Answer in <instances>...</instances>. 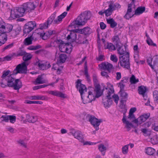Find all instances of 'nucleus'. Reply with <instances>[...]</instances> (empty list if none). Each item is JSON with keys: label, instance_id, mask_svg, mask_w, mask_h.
<instances>
[{"label": "nucleus", "instance_id": "nucleus-62", "mask_svg": "<svg viewBox=\"0 0 158 158\" xmlns=\"http://www.w3.org/2000/svg\"><path fill=\"white\" fill-rule=\"evenodd\" d=\"M116 79L117 80H119L121 77V73L120 72H117L116 73Z\"/></svg>", "mask_w": 158, "mask_h": 158}, {"label": "nucleus", "instance_id": "nucleus-39", "mask_svg": "<svg viewBox=\"0 0 158 158\" xmlns=\"http://www.w3.org/2000/svg\"><path fill=\"white\" fill-rule=\"evenodd\" d=\"M84 74L88 81L90 80L89 76L88 73V69L86 64V62H85L84 66Z\"/></svg>", "mask_w": 158, "mask_h": 158}, {"label": "nucleus", "instance_id": "nucleus-43", "mask_svg": "<svg viewBox=\"0 0 158 158\" xmlns=\"http://www.w3.org/2000/svg\"><path fill=\"white\" fill-rule=\"evenodd\" d=\"M109 3H110L109 5H111L114 8V10L116 9H119L121 7V6L118 3L114 4V2L112 1L110 2Z\"/></svg>", "mask_w": 158, "mask_h": 158}, {"label": "nucleus", "instance_id": "nucleus-14", "mask_svg": "<svg viewBox=\"0 0 158 158\" xmlns=\"http://www.w3.org/2000/svg\"><path fill=\"white\" fill-rule=\"evenodd\" d=\"M116 47L118 48V53L120 55H123L128 52L126 51V49L127 47L125 45L123 46V44H121L119 45L118 46Z\"/></svg>", "mask_w": 158, "mask_h": 158}, {"label": "nucleus", "instance_id": "nucleus-20", "mask_svg": "<svg viewBox=\"0 0 158 158\" xmlns=\"http://www.w3.org/2000/svg\"><path fill=\"white\" fill-rule=\"evenodd\" d=\"M21 30V28L19 26L17 27L15 29H12L10 31V36L13 37H16L19 34Z\"/></svg>", "mask_w": 158, "mask_h": 158}, {"label": "nucleus", "instance_id": "nucleus-50", "mask_svg": "<svg viewBox=\"0 0 158 158\" xmlns=\"http://www.w3.org/2000/svg\"><path fill=\"white\" fill-rule=\"evenodd\" d=\"M9 115H2L1 117V118H3L2 121H5L6 122H8L9 120Z\"/></svg>", "mask_w": 158, "mask_h": 158}, {"label": "nucleus", "instance_id": "nucleus-9", "mask_svg": "<svg viewBox=\"0 0 158 158\" xmlns=\"http://www.w3.org/2000/svg\"><path fill=\"white\" fill-rule=\"evenodd\" d=\"M36 23L34 21H30L26 23L24 26V33H29L36 27Z\"/></svg>", "mask_w": 158, "mask_h": 158}, {"label": "nucleus", "instance_id": "nucleus-29", "mask_svg": "<svg viewBox=\"0 0 158 158\" xmlns=\"http://www.w3.org/2000/svg\"><path fill=\"white\" fill-rule=\"evenodd\" d=\"M145 150V153L149 155H153L156 152L155 150L151 147L146 148Z\"/></svg>", "mask_w": 158, "mask_h": 158}, {"label": "nucleus", "instance_id": "nucleus-41", "mask_svg": "<svg viewBox=\"0 0 158 158\" xmlns=\"http://www.w3.org/2000/svg\"><path fill=\"white\" fill-rule=\"evenodd\" d=\"M130 81L131 84H135L138 82L139 80L138 79H136L135 78V76L134 75H132L130 78Z\"/></svg>", "mask_w": 158, "mask_h": 158}, {"label": "nucleus", "instance_id": "nucleus-8", "mask_svg": "<svg viewBox=\"0 0 158 158\" xmlns=\"http://www.w3.org/2000/svg\"><path fill=\"white\" fill-rule=\"evenodd\" d=\"M86 118L93 126L95 129L96 131L98 130L99 129V126L100 123L102 122V119H99L96 118L94 116L89 115L87 116Z\"/></svg>", "mask_w": 158, "mask_h": 158}, {"label": "nucleus", "instance_id": "nucleus-54", "mask_svg": "<svg viewBox=\"0 0 158 158\" xmlns=\"http://www.w3.org/2000/svg\"><path fill=\"white\" fill-rule=\"evenodd\" d=\"M152 59L151 58H149L147 60V62L148 64L151 67L152 69H154V68L153 67V65L152 64Z\"/></svg>", "mask_w": 158, "mask_h": 158}, {"label": "nucleus", "instance_id": "nucleus-15", "mask_svg": "<svg viewBox=\"0 0 158 158\" xmlns=\"http://www.w3.org/2000/svg\"><path fill=\"white\" fill-rule=\"evenodd\" d=\"M126 112V110L124 109L123 111V116L122 121L123 123L126 124V127L128 129V130L129 131L130 130L131 127H133V126L131 123H130L128 121L126 120V116L125 115Z\"/></svg>", "mask_w": 158, "mask_h": 158}, {"label": "nucleus", "instance_id": "nucleus-61", "mask_svg": "<svg viewBox=\"0 0 158 158\" xmlns=\"http://www.w3.org/2000/svg\"><path fill=\"white\" fill-rule=\"evenodd\" d=\"M100 25L102 29H104L106 27V25L103 22H101Z\"/></svg>", "mask_w": 158, "mask_h": 158}, {"label": "nucleus", "instance_id": "nucleus-4", "mask_svg": "<svg viewBox=\"0 0 158 158\" xmlns=\"http://www.w3.org/2000/svg\"><path fill=\"white\" fill-rule=\"evenodd\" d=\"M67 14V12H64L59 16L57 19H54L56 17V13L54 12L48 19L46 22L40 25L39 28L41 29L46 28L48 27V26L51 24L52 22L54 24L58 23V22L62 21V19L66 16Z\"/></svg>", "mask_w": 158, "mask_h": 158}, {"label": "nucleus", "instance_id": "nucleus-44", "mask_svg": "<svg viewBox=\"0 0 158 158\" xmlns=\"http://www.w3.org/2000/svg\"><path fill=\"white\" fill-rule=\"evenodd\" d=\"M26 103L28 104H42L43 102L39 101H33L27 100L26 101Z\"/></svg>", "mask_w": 158, "mask_h": 158}, {"label": "nucleus", "instance_id": "nucleus-3", "mask_svg": "<svg viewBox=\"0 0 158 158\" xmlns=\"http://www.w3.org/2000/svg\"><path fill=\"white\" fill-rule=\"evenodd\" d=\"M76 83V87L78 89L84 104H86L91 102L95 100V97L92 94V93L91 91L87 92L86 87L84 85L81 83L80 80L78 79Z\"/></svg>", "mask_w": 158, "mask_h": 158}, {"label": "nucleus", "instance_id": "nucleus-46", "mask_svg": "<svg viewBox=\"0 0 158 158\" xmlns=\"http://www.w3.org/2000/svg\"><path fill=\"white\" fill-rule=\"evenodd\" d=\"M141 131L143 133L144 135L145 136H148L150 135V132L148 131V130L147 129H142Z\"/></svg>", "mask_w": 158, "mask_h": 158}, {"label": "nucleus", "instance_id": "nucleus-27", "mask_svg": "<svg viewBox=\"0 0 158 158\" xmlns=\"http://www.w3.org/2000/svg\"><path fill=\"white\" fill-rule=\"evenodd\" d=\"M26 118L29 123H34L37 120L36 116H30L29 114L26 115Z\"/></svg>", "mask_w": 158, "mask_h": 158}, {"label": "nucleus", "instance_id": "nucleus-17", "mask_svg": "<svg viewBox=\"0 0 158 158\" xmlns=\"http://www.w3.org/2000/svg\"><path fill=\"white\" fill-rule=\"evenodd\" d=\"M132 6L131 4H128L127 13L124 16V18L127 19H129L134 15V14L132 13Z\"/></svg>", "mask_w": 158, "mask_h": 158}, {"label": "nucleus", "instance_id": "nucleus-47", "mask_svg": "<svg viewBox=\"0 0 158 158\" xmlns=\"http://www.w3.org/2000/svg\"><path fill=\"white\" fill-rule=\"evenodd\" d=\"M9 120L10 123H14L16 121V117L15 116L9 115Z\"/></svg>", "mask_w": 158, "mask_h": 158}, {"label": "nucleus", "instance_id": "nucleus-58", "mask_svg": "<svg viewBox=\"0 0 158 158\" xmlns=\"http://www.w3.org/2000/svg\"><path fill=\"white\" fill-rule=\"evenodd\" d=\"M104 56L103 55H99V56L96 58L97 60L99 61H102L104 60Z\"/></svg>", "mask_w": 158, "mask_h": 158}, {"label": "nucleus", "instance_id": "nucleus-7", "mask_svg": "<svg viewBox=\"0 0 158 158\" xmlns=\"http://www.w3.org/2000/svg\"><path fill=\"white\" fill-rule=\"evenodd\" d=\"M114 92V90L112 89H108L107 92V95L104 98H103V102L105 107H109L112 104L113 100L110 97V95Z\"/></svg>", "mask_w": 158, "mask_h": 158}, {"label": "nucleus", "instance_id": "nucleus-64", "mask_svg": "<svg viewBox=\"0 0 158 158\" xmlns=\"http://www.w3.org/2000/svg\"><path fill=\"white\" fill-rule=\"evenodd\" d=\"M152 128L155 131L158 132V126H155V124H153Z\"/></svg>", "mask_w": 158, "mask_h": 158}, {"label": "nucleus", "instance_id": "nucleus-26", "mask_svg": "<svg viewBox=\"0 0 158 158\" xmlns=\"http://www.w3.org/2000/svg\"><path fill=\"white\" fill-rule=\"evenodd\" d=\"M150 114L147 113L144 114L139 117V123L141 124L142 123L145 122L147 119L150 116Z\"/></svg>", "mask_w": 158, "mask_h": 158}, {"label": "nucleus", "instance_id": "nucleus-49", "mask_svg": "<svg viewBox=\"0 0 158 158\" xmlns=\"http://www.w3.org/2000/svg\"><path fill=\"white\" fill-rule=\"evenodd\" d=\"M146 42H147V43L149 45H152L154 46H156V44H155L153 43L152 41L150 39V38L147 40Z\"/></svg>", "mask_w": 158, "mask_h": 158}, {"label": "nucleus", "instance_id": "nucleus-57", "mask_svg": "<svg viewBox=\"0 0 158 158\" xmlns=\"http://www.w3.org/2000/svg\"><path fill=\"white\" fill-rule=\"evenodd\" d=\"M19 143L20 144L21 146L25 148H27L26 144L24 142L23 140H19L18 141Z\"/></svg>", "mask_w": 158, "mask_h": 158}, {"label": "nucleus", "instance_id": "nucleus-37", "mask_svg": "<svg viewBox=\"0 0 158 158\" xmlns=\"http://www.w3.org/2000/svg\"><path fill=\"white\" fill-rule=\"evenodd\" d=\"M35 82L38 84H43L45 83V81L43 79L42 76L39 75L36 78Z\"/></svg>", "mask_w": 158, "mask_h": 158}, {"label": "nucleus", "instance_id": "nucleus-38", "mask_svg": "<svg viewBox=\"0 0 158 158\" xmlns=\"http://www.w3.org/2000/svg\"><path fill=\"white\" fill-rule=\"evenodd\" d=\"M30 99L31 100H44L45 98L44 96L40 95L33 96L30 97Z\"/></svg>", "mask_w": 158, "mask_h": 158}, {"label": "nucleus", "instance_id": "nucleus-34", "mask_svg": "<svg viewBox=\"0 0 158 158\" xmlns=\"http://www.w3.org/2000/svg\"><path fill=\"white\" fill-rule=\"evenodd\" d=\"M38 61H37L35 63L36 65L38 66L39 68L42 70H44L46 69V65L43 63H41L38 59H37Z\"/></svg>", "mask_w": 158, "mask_h": 158}, {"label": "nucleus", "instance_id": "nucleus-12", "mask_svg": "<svg viewBox=\"0 0 158 158\" xmlns=\"http://www.w3.org/2000/svg\"><path fill=\"white\" fill-rule=\"evenodd\" d=\"M72 134L75 138L78 139L81 142H84V137L81 132L80 131H72Z\"/></svg>", "mask_w": 158, "mask_h": 158}, {"label": "nucleus", "instance_id": "nucleus-1", "mask_svg": "<svg viewBox=\"0 0 158 158\" xmlns=\"http://www.w3.org/2000/svg\"><path fill=\"white\" fill-rule=\"evenodd\" d=\"M29 63L23 62L18 64L13 72L8 70L4 71L1 77L2 78L0 85L2 88L7 87H13L15 90H19L22 86V82L19 79H15L12 76L18 73L26 74L27 71V66Z\"/></svg>", "mask_w": 158, "mask_h": 158}, {"label": "nucleus", "instance_id": "nucleus-45", "mask_svg": "<svg viewBox=\"0 0 158 158\" xmlns=\"http://www.w3.org/2000/svg\"><path fill=\"white\" fill-rule=\"evenodd\" d=\"M128 145H125L122 148L123 153L124 154H127L128 152Z\"/></svg>", "mask_w": 158, "mask_h": 158}, {"label": "nucleus", "instance_id": "nucleus-11", "mask_svg": "<svg viewBox=\"0 0 158 158\" xmlns=\"http://www.w3.org/2000/svg\"><path fill=\"white\" fill-rule=\"evenodd\" d=\"M57 41L60 42L59 45V48L61 52H66L67 53L69 52V49L67 46V44H65L60 40H57Z\"/></svg>", "mask_w": 158, "mask_h": 158}, {"label": "nucleus", "instance_id": "nucleus-24", "mask_svg": "<svg viewBox=\"0 0 158 158\" xmlns=\"http://www.w3.org/2000/svg\"><path fill=\"white\" fill-rule=\"evenodd\" d=\"M94 91L96 93V95L95 96H94L95 97V99L96 98H98L102 95V92L101 90L100 85L99 84H98L95 85Z\"/></svg>", "mask_w": 158, "mask_h": 158}, {"label": "nucleus", "instance_id": "nucleus-2", "mask_svg": "<svg viewBox=\"0 0 158 158\" xmlns=\"http://www.w3.org/2000/svg\"><path fill=\"white\" fill-rule=\"evenodd\" d=\"M35 6L33 3L27 2L23 4L21 7H17L14 10H11L10 16L13 19L23 16L26 13L31 12L35 8Z\"/></svg>", "mask_w": 158, "mask_h": 158}, {"label": "nucleus", "instance_id": "nucleus-21", "mask_svg": "<svg viewBox=\"0 0 158 158\" xmlns=\"http://www.w3.org/2000/svg\"><path fill=\"white\" fill-rule=\"evenodd\" d=\"M48 93L49 94L56 96H58L61 98H66L64 96L65 95L64 94L59 91L51 90L48 91Z\"/></svg>", "mask_w": 158, "mask_h": 158}, {"label": "nucleus", "instance_id": "nucleus-18", "mask_svg": "<svg viewBox=\"0 0 158 158\" xmlns=\"http://www.w3.org/2000/svg\"><path fill=\"white\" fill-rule=\"evenodd\" d=\"M13 26L10 24H7L6 25H4L2 29L0 31L6 33L10 32L13 29Z\"/></svg>", "mask_w": 158, "mask_h": 158}, {"label": "nucleus", "instance_id": "nucleus-13", "mask_svg": "<svg viewBox=\"0 0 158 158\" xmlns=\"http://www.w3.org/2000/svg\"><path fill=\"white\" fill-rule=\"evenodd\" d=\"M139 94L142 95L144 100H146L147 98V95L146 93L147 90L146 87L143 86H139L138 89Z\"/></svg>", "mask_w": 158, "mask_h": 158}, {"label": "nucleus", "instance_id": "nucleus-59", "mask_svg": "<svg viewBox=\"0 0 158 158\" xmlns=\"http://www.w3.org/2000/svg\"><path fill=\"white\" fill-rule=\"evenodd\" d=\"M119 84L120 85V92H121V91H124V89L125 86V85L124 84H123L121 82L119 83Z\"/></svg>", "mask_w": 158, "mask_h": 158}, {"label": "nucleus", "instance_id": "nucleus-40", "mask_svg": "<svg viewBox=\"0 0 158 158\" xmlns=\"http://www.w3.org/2000/svg\"><path fill=\"white\" fill-rule=\"evenodd\" d=\"M105 49H108L110 51L114 50H115V46L111 43H107L106 48Z\"/></svg>", "mask_w": 158, "mask_h": 158}, {"label": "nucleus", "instance_id": "nucleus-22", "mask_svg": "<svg viewBox=\"0 0 158 158\" xmlns=\"http://www.w3.org/2000/svg\"><path fill=\"white\" fill-rule=\"evenodd\" d=\"M7 40L6 34L3 32H0V46L5 44Z\"/></svg>", "mask_w": 158, "mask_h": 158}, {"label": "nucleus", "instance_id": "nucleus-28", "mask_svg": "<svg viewBox=\"0 0 158 158\" xmlns=\"http://www.w3.org/2000/svg\"><path fill=\"white\" fill-rule=\"evenodd\" d=\"M113 8V7L112 5H109L108 8L107 10H104L105 15L106 17H108L112 15L114 11Z\"/></svg>", "mask_w": 158, "mask_h": 158}, {"label": "nucleus", "instance_id": "nucleus-52", "mask_svg": "<svg viewBox=\"0 0 158 158\" xmlns=\"http://www.w3.org/2000/svg\"><path fill=\"white\" fill-rule=\"evenodd\" d=\"M93 79L94 84L95 85L98 84V80L97 79V76L96 74H93Z\"/></svg>", "mask_w": 158, "mask_h": 158}, {"label": "nucleus", "instance_id": "nucleus-56", "mask_svg": "<svg viewBox=\"0 0 158 158\" xmlns=\"http://www.w3.org/2000/svg\"><path fill=\"white\" fill-rule=\"evenodd\" d=\"M5 23L2 20V19L0 17V31L3 28L4 25H5Z\"/></svg>", "mask_w": 158, "mask_h": 158}, {"label": "nucleus", "instance_id": "nucleus-60", "mask_svg": "<svg viewBox=\"0 0 158 158\" xmlns=\"http://www.w3.org/2000/svg\"><path fill=\"white\" fill-rule=\"evenodd\" d=\"M101 74L102 76L105 77L106 78H107L109 77L107 73L106 72L104 71L102 72L101 73Z\"/></svg>", "mask_w": 158, "mask_h": 158}, {"label": "nucleus", "instance_id": "nucleus-31", "mask_svg": "<svg viewBox=\"0 0 158 158\" xmlns=\"http://www.w3.org/2000/svg\"><path fill=\"white\" fill-rule=\"evenodd\" d=\"M106 21L108 24H110V27L112 28L114 27L117 25V23L114 21L113 18L107 19Z\"/></svg>", "mask_w": 158, "mask_h": 158}, {"label": "nucleus", "instance_id": "nucleus-53", "mask_svg": "<svg viewBox=\"0 0 158 158\" xmlns=\"http://www.w3.org/2000/svg\"><path fill=\"white\" fill-rule=\"evenodd\" d=\"M112 97L115 102L116 104H117L118 101L119 100V97L118 95L117 94H114L112 96Z\"/></svg>", "mask_w": 158, "mask_h": 158}, {"label": "nucleus", "instance_id": "nucleus-35", "mask_svg": "<svg viewBox=\"0 0 158 158\" xmlns=\"http://www.w3.org/2000/svg\"><path fill=\"white\" fill-rule=\"evenodd\" d=\"M98 148L100 151L102 153V155L104 156L105 154V152H103L106 150V148L103 144H100L98 146Z\"/></svg>", "mask_w": 158, "mask_h": 158}, {"label": "nucleus", "instance_id": "nucleus-32", "mask_svg": "<svg viewBox=\"0 0 158 158\" xmlns=\"http://www.w3.org/2000/svg\"><path fill=\"white\" fill-rule=\"evenodd\" d=\"M145 10L144 7H138L135 11L134 14L138 15L143 13Z\"/></svg>", "mask_w": 158, "mask_h": 158}, {"label": "nucleus", "instance_id": "nucleus-23", "mask_svg": "<svg viewBox=\"0 0 158 158\" xmlns=\"http://www.w3.org/2000/svg\"><path fill=\"white\" fill-rule=\"evenodd\" d=\"M119 93L121 97L120 102L122 104H123L127 99L128 94L124 91H121Z\"/></svg>", "mask_w": 158, "mask_h": 158}, {"label": "nucleus", "instance_id": "nucleus-10", "mask_svg": "<svg viewBox=\"0 0 158 158\" xmlns=\"http://www.w3.org/2000/svg\"><path fill=\"white\" fill-rule=\"evenodd\" d=\"M99 67L102 69L107 71L110 73L114 68L112 64L107 62H104L99 65Z\"/></svg>", "mask_w": 158, "mask_h": 158}, {"label": "nucleus", "instance_id": "nucleus-19", "mask_svg": "<svg viewBox=\"0 0 158 158\" xmlns=\"http://www.w3.org/2000/svg\"><path fill=\"white\" fill-rule=\"evenodd\" d=\"M53 31H49L41 33L40 34V36L43 40H46L49 38L50 36L53 34Z\"/></svg>", "mask_w": 158, "mask_h": 158}, {"label": "nucleus", "instance_id": "nucleus-42", "mask_svg": "<svg viewBox=\"0 0 158 158\" xmlns=\"http://www.w3.org/2000/svg\"><path fill=\"white\" fill-rule=\"evenodd\" d=\"M27 54V53L25 51L20 49L17 52V56H23L24 55H26Z\"/></svg>", "mask_w": 158, "mask_h": 158}, {"label": "nucleus", "instance_id": "nucleus-51", "mask_svg": "<svg viewBox=\"0 0 158 158\" xmlns=\"http://www.w3.org/2000/svg\"><path fill=\"white\" fill-rule=\"evenodd\" d=\"M110 59L111 60L114 62H117L118 61V58L114 55H111L110 56Z\"/></svg>", "mask_w": 158, "mask_h": 158}, {"label": "nucleus", "instance_id": "nucleus-25", "mask_svg": "<svg viewBox=\"0 0 158 158\" xmlns=\"http://www.w3.org/2000/svg\"><path fill=\"white\" fill-rule=\"evenodd\" d=\"M67 56V55L64 54H60L57 60V62L59 63H64L66 60Z\"/></svg>", "mask_w": 158, "mask_h": 158}, {"label": "nucleus", "instance_id": "nucleus-55", "mask_svg": "<svg viewBox=\"0 0 158 158\" xmlns=\"http://www.w3.org/2000/svg\"><path fill=\"white\" fill-rule=\"evenodd\" d=\"M14 46V43H12L6 46L3 49V51H5V50L10 49L13 47Z\"/></svg>", "mask_w": 158, "mask_h": 158}, {"label": "nucleus", "instance_id": "nucleus-30", "mask_svg": "<svg viewBox=\"0 0 158 158\" xmlns=\"http://www.w3.org/2000/svg\"><path fill=\"white\" fill-rule=\"evenodd\" d=\"M34 39L32 35H31L26 38L24 41V43L25 45H28L32 44V41Z\"/></svg>", "mask_w": 158, "mask_h": 158}, {"label": "nucleus", "instance_id": "nucleus-33", "mask_svg": "<svg viewBox=\"0 0 158 158\" xmlns=\"http://www.w3.org/2000/svg\"><path fill=\"white\" fill-rule=\"evenodd\" d=\"M113 42L115 44L116 47H118L121 44L120 40L118 36L115 35L112 39Z\"/></svg>", "mask_w": 158, "mask_h": 158}, {"label": "nucleus", "instance_id": "nucleus-48", "mask_svg": "<svg viewBox=\"0 0 158 158\" xmlns=\"http://www.w3.org/2000/svg\"><path fill=\"white\" fill-rule=\"evenodd\" d=\"M71 33V42H74L76 39L77 35L75 32Z\"/></svg>", "mask_w": 158, "mask_h": 158}, {"label": "nucleus", "instance_id": "nucleus-63", "mask_svg": "<svg viewBox=\"0 0 158 158\" xmlns=\"http://www.w3.org/2000/svg\"><path fill=\"white\" fill-rule=\"evenodd\" d=\"M128 119H129L130 120L131 119H133L135 118V117L133 114H129V115L128 116Z\"/></svg>", "mask_w": 158, "mask_h": 158}, {"label": "nucleus", "instance_id": "nucleus-16", "mask_svg": "<svg viewBox=\"0 0 158 158\" xmlns=\"http://www.w3.org/2000/svg\"><path fill=\"white\" fill-rule=\"evenodd\" d=\"M79 31L81 34L86 36L89 35L92 32L91 29L89 27H85L82 29H80Z\"/></svg>", "mask_w": 158, "mask_h": 158}, {"label": "nucleus", "instance_id": "nucleus-6", "mask_svg": "<svg viewBox=\"0 0 158 158\" xmlns=\"http://www.w3.org/2000/svg\"><path fill=\"white\" fill-rule=\"evenodd\" d=\"M119 61L118 64L121 66L129 69L130 68V64L129 62V53L127 52L126 54L119 56Z\"/></svg>", "mask_w": 158, "mask_h": 158}, {"label": "nucleus", "instance_id": "nucleus-36", "mask_svg": "<svg viewBox=\"0 0 158 158\" xmlns=\"http://www.w3.org/2000/svg\"><path fill=\"white\" fill-rule=\"evenodd\" d=\"M32 57V55L30 53H27L23 57V59L26 63H28L27 61L30 60Z\"/></svg>", "mask_w": 158, "mask_h": 158}, {"label": "nucleus", "instance_id": "nucleus-5", "mask_svg": "<svg viewBox=\"0 0 158 158\" xmlns=\"http://www.w3.org/2000/svg\"><path fill=\"white\" fill-rule=\"evenodd\" d=\"M91 14L89 11H85L80 15L71 24L72 27L75 28L77 26L84 25L90 18Z\"/></svg>", "mask_w": 158, "mask_h": 158}]
</instances>
